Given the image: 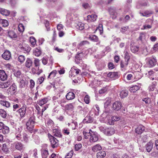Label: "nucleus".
Instances as JSON below:
<instances>
[{"label": "nucleus", "instance_id": "nucleus-50", "mask_svg": "<svg viewBox=\"0 0 158 158\" xmlns=\"http://www.w3.org/2000/svg\"><path fill=\"white\" fill-rule=\"evenodd\" d=\"M45 78V75H44V76L40 77L38 79L37 82L39 84H41L43 82Z\"/></svg>", "mask_w": 158, "mask_h": 158}, {"label": "nucleus", "instance_id": "nucleus-4", "mask_svg": "<svg viewBox=\"0 0 158 158\" xmlns=\"http://www.w3.org/2000/svg\"><path fill=\"white\" fill-rule=\"evenodd\" d=\"M50 140L53 148H55L57 147L58 145V140L54 137L51 136Z\"/></svg>", "mask_w": 158, "mask_h": 158}, {"label": "nucleus", "instance_id": "nucleus-14", "mask_svg": "<svg viewBox=\"0 0 158 158\" xmlns=\"http://www.w3.org/2000/svg\"><path fill=\"white\" fill-rule=\"evenodd\" d=\"M7 76L5 72L3 70H0V78L1 80L4 81L6 80Z\"/></svg>", "mask_w": 158, "mask_h": 158}, {"label": "nucleus", "instance_id": "nucleus-17", "mask_svg": "<svg viewBox=\"0 0 158 158\" xmlns=\"http://www.w3.org/2000/svg\"><path fill=\"white\" fill-rule=\"evenodd\" d=\"M144 130V127L142 125H139L135 130L136 133L140 134Z\"/></svg>", "mask_w": 158, "mask_h": 158}, {"label": "nucleus", "instance_id": "nucleus-41", "mask_svg": "<svg viewBox=\"0 0 158 158\" xmlns=\"http://www.w3.org/2000/svg\"><path fill=\"white\" fill-rule=\"evenodd\" d=\"M25 59V57L22 55H20L18 57V60L21 63H23Z\"/></svg>", "mask_w": 158, "mask_h": 158}, {"label": "nucleus", "instance_id": "nucleus-18", "mask_svg": "<svg viewBox=\"0 0 158 158\" xmlns=\"http://www.w3.org/2000/svg\"><path fill=\"white\" fill-rule=\"evenodd\" d=\"M76 28L80 30H82L84 28V24L81 22H78L75 24Z\"/></svg>", "mask_w": 158, "mask_h": 158}, {"label": "nucleus", "instance_id": "nucleus-8", "mask_svg": "<svg viewBox=\"0 0 158 158\" xmlns=\"http://www.w3.org/2000/svg\"><path fill=\"white\" fill-rule=\"evenodd\" d=\"M87 20L89 22H94L97 19V16L96 15H89L87 16Z\"/></svg>", "mask_w": 158, "mask_h": 158}, {"label": "nucleus", "instance_id": "nucleus-7", "mask_svg": "<svg viewBox=\"0 0 158 158\" xmlns=\"http://www.w3.org/2000/svg\"><path fill=\"white\" fill-rule=\"evenodd\" d=\"M115 132V130L113 128H106L105 134L108 135H110L114 134Z\"/></svg>", "mask_w": 158, "mask_h": 158}, {"label": "nucleus", "instance_id": "nucleus-26", "mask_svg": "<svg viewBox=\"0 0 158 158\" xmlns=\"http://www.w3.org/2000/svg\"><path fill=\"white\" fill-rule=\"evenodd\" d=\"M102 149L101 146L99 144H96L93 146L92 148V150L94 152H97L98 151H100Z\"/></svg>", "mask_w": 158, "mask_h": 158}, {"label": "nucleus", "instance_id": "nucleus-16", "mask_svg": "<svg viewBox=\"0 0 158 158\" xmlns=\"http://www.w3.org/2000/svg\"><path fill=\"white\" fill-rule=\"evenodd\" d=\"M9 37L11 39L16 38L17 37V34L13 31H9L8 32Z\"/></svg>", "mask_w": 158, "mask_h": 158}, {"label": "nucleus", "instance_id": "nucleus-10", "mask_svg": "<svg viewBox=\"0 0 158 158\" xmlns=\"http://www.w3.org/2000/svg\"><path fill=\"white\" fill-rule=\"evenodd\" d=\"M33 61L30 58H27L26 60L25 64V67L27 68H30L32 66Z\"/></svg>", "mask_w": 158, "mask_h": 158}, {"label": "nucleus", "instance_id": "nucleus-61", "mask_svg": "<svg viewBox=\"0 0 158 158\" xmlns=\"http://www.w3.org/2000/svg\"><path fill=\"white\" fill-rule=\"evenodd\" d=\"M30 85L29 86L31 89L33 88L35 86V82L32 79H31L30 81Z\"/></svg>", "mask_w": 158, "mask_h": 158}, {"label": "nucleus", "instance_id": "nucleus-47", "mask_svg": "<svg viewBox=\"0 0 158 158\" xmlns=\"http://www.w3.org/2000/svg\"><path fill=\"white\" fill-rule=\"evenodd\" d=\"M18 29L19 31L20 32H23L24 31V27L22 24H19L18 26Z\"/></svg>", "mask_w": 158, "mask_h": 158}, {"label": "nucleus", "instance_id": "nucleus-42", "mask_svg": "<svg viewBox=\"0 0 158 158\" xmlns=\"http://www.w3.org/2000/svg\"><path fill=\"white\" fill-rule=\"evenodd\" d=\"M1 149L3 152L5 153H7L9 152V150L7 148L6 145L5 143L3 144L1 148Z\"/></svg>", "mask_w": 158, "mask_h": 158}, {"label": "nucleus", "instance_id": "nucleus-58", "mask_svg": "<svg viewBox=\"0 0 158 158\" xmlns=\"http://www.w3.org/2000/svg\"><path fill=\"white\" fill-rule=\"evenodd\" d=\"M89 43L87 41H83L81 42L79 44V45L80 47H82L87 44H89Z\"/></svg>", "mask_w": 158, "mask_h": 158}, {"label": "nucleus", "instance_id": "nucleus-19", "mask_svg": "<svg viewBox=\"0 0 158 158\" xmlns=\"http://www.w3.org/2000/svg\"><path fill=\"white\" fill-rule=\"evenodd\" d=\"M66 97L67 100H71L75 98V95L73 92H70L67 94Z\"/></svg>", "mask_w": 158, "mask_h": 158}, {"label": "nucleus", "instance_id": "nucleus-6", "mask_svg": "<svg viewBox=\"0 0 158 158\" xmlns=\"http://www.w3.org/2000/svg\"><path fill=\"white\" fill-rule=\"evenodd\" d=\"M89 38L90 40L98 42L96 45H99L100 43V41L99 40L98 36L95 35H90L89 36Z\"/></svg>", "mask_w": 158, "mask_h": 158}, {"label": "nucleus", "instance_id": "nucleus-60", "mask_svg": "<svg viewBox=\"0 0 158 158\" xmlns=\"http://www.w3.org/2000/svg\"><path fill=\"white\" fill-rule=\"evenodd\" d=\"M40 60L38 59H36L34 60V63L35 67H38L40 66Z\"/></svg>", "mask_w": 158, "mask_h": 158}, {"label": "nucleus", "instance_id": "nucleus-44", "mask_svg": "<svg viewBox=\"0 0 158 158\" xmlns=\"http://www.w3.org/2000/svg\"><path fill=\"white\" fill-rule=\"evenodd\" d=\"M130 58L131 56L130 54L127 51H125L124 57V60L129 61Z\"/></svg>", "mask_w": 158, "mask_h": 158}, {"label": "nucleus", "instance_id": "nucleus-54", "mask_svg": "<svg viewBox=\"0 0 158 158\" xmlns=\"http://www.w3.org/2000/svg\"><path fill=\"white\" fill-rule=\"evenodd\" d=\"M108 110H106L102 114V116L103 117H105L106 116V117H107V116H109L110 114H111V113Z\"/></svg>", "mask_w": 158, "mask_h": 158}, {"label": "nucleus", "instance_id": "nucleus-48", "mask_svg": "<svg viewBox=\"0 0 158 158\" xmlns=\"http://www.w3.org/2000/svg\"><path fill=\"white\" fill-rule=\"evenodd\" d=\"M2 129V132L4 134H7L9 131V127L6 126H4V125Z\"/></svg>", "mask_w": 158, "mask_h": 158}, {"label": "nucleus", "instance_id": "nucleus-46", "mask_svg": "<svg viewBox=\"0 0 158 158\" xmlns=\"http://www.w3.org/2000/svg\"><path fill=\"white\" fill-rule=\"evenodd\" d=\"M107 87H103L99 91V93L100 94L105 93L107 92Z\"/></svg>", "mask_w": 158, "mask_h": 158}, {"label": "nucleus", "instance_id": "nucleus-13", "mask_svg": "<svg viewBox=\"0 0 158 158\" xmlns=\"http://www.w3.org/2000/svg\"><path fill=\"white\" fill-rule=\"evenodd\" d=\"M20 48L22 51H25L27 53L29 52L31 49V48L28 45L25 44H23Z\"/></svg>", "mask_w": 158, "mask_h": 158}, {"label": "nucleus", "instance_id": "nucleus-23", "mask_svg": "<svg viewBox=\"0 0 158 158\" xmlns=\"http://www.w3.org/2000/svg\"><path fill=\"white\" fill-rule=\"evenodd\" d=\"M129 60H125L124 61L122 60L120 62V66L122 68L125 69L128 65Z\"/></svg>", "mask_w": 158, "mask_h": 158}, {"label": "nucleus", "instance_id": "nucleus-59", "mask_svg": "<svg viewBox=\"0 0 158 158\" xmlns=\"http://www.w3.org/2000/svg\"><path fill=\"white\" fill-rule=\"evenodd\" d=\"M62 132L65 135H68L70 133L69 130L67 128H64Z\"/></svg>", "mask_w": 158, "mask_h": 158}, {"label": "nucleus", "instance_id": "nucleus-32", "mask_svg": "<svg viewBox=\"0 0 158 158\" xmlns=\"http://www.w3.org/2000/svg\"><path fill=\"white\" fill-rule=\"evenodd\" d=\"M33 55L36 56H39L41 53V50L38 48H35L33 51Z\"/></svg>", "mask_w": 158, "mask_h": 158}, {"label": "nucleus", "instance_id": "nucleus-9", "mask_svg": "<svg viewBox=\"0 0 158 158\" xmlns=\"http://www.w3.org/2000/svg\"><path fill=\"white\" fill-rule=\"evenodd\" d=\"M107 76L108 77L115 80L118 78V73L117 72H110L107 74Z\"/></svg>", "mask_w": 158, "mask_h": 158}, {"label": "nucleus", "instance_id": "nucleus-64", "mask_svg": "<svg viewBox=\"0 0 158 158\" xmlns=\"http://www.w3.org/2000/svg\"><path fill=\"white\" fill-rule=\"evenodd\" d=\"M45 24L47 30L48 31H49L50 30V28L49 26V22L47 20H46L45 22Z\"/></svg>", "mask_w": 158, "mask_h": 158}, {"label": "nucleus", "instance_id": "nucleus-1", "mask_svg": "<svg viewBox=\"0 0 158 158\" xmlns=\"http://www.w3.org/2000/svg\"><path fill=\"white\" fill-rule=\"evenodd\" d=\"M35 117L33 116L30 117L27 122L26 124L27 128L29 131H31L33 129L35 123Z\"/></svg>", "mask_w": 158, "mask_h": 158}, {"label": "nucleus", "instance_id": "nucleus-5", "mask_svg": "<svg viewBox=\"0 0 158 158\" xmlns=\"http://www.w3.org/2000/svg\"><path fill=\"white\" fill-rule=\"evenodd\" d=\"M2 57L5 60H9L11 58V54L8 50H6L2 55Z\"/></svg>", "mask_w": 158, "mask_h": 158}, {"label": "nucleus", "instance_id": "nucleus-25", "mask_svg": "<svg viewBox=\"0 0 158 158\" xmlns=\"http://www.w3.org/2000/svg\"><path fill=\"white\" fill-rule=\"evenodd\" d=\"M0 13L3 15L6 16H8L10 14L9 10L1 8H0Z\"/></svg>", "mask_w": 158, "mask_h": 158}, {"label": "nucleus", "instance_id": "nucleus-35", "mask_svg": "<svg viewBox=\"0 0 158 158\" xmlns=\"http://www.w3.org/2000/svg\"><path fill=\"white\" fill-rule=\"evenodd\" d=\"M106 156V153L105 151H102L98 152L97 154V158H103Z\"/></svg>", "mask_w": 158, "mask_h": 158}, {"label": "nucleus", "instance_id": "nucleus-36", "mask_svg": "<svg viewBox=\"0 0 158 158\" xmlns=\"http://www.w3.org/2000/svg\"><path fill=\"white\" fill-rule=\"evenodd\" d=\"M128 91L126 90H122L120 93V96L121 98H124L127 97L128 95Z\"/></svg>", "mask_w": 158, "mask_h": 158}, {"label": "nucleus", "instance_id": "nucleus-11", "mask_svg": "<svg viewBox=\"0 0 158 158\" xmlns=\"http://www.w3.org/2000/svg\"><path fill=\"white\" fill-rule=\"evenodd\" d=\"M116 8L114 7H111L109 9L110 14L113 16V18H115L117 16V13L116 12Z\"/></svg>", "mask_w": 158, "mask_h": 158}, {"label": "nucleus", "instance_id": "nucleus-62", "mask_svg": "<svg viewBox=\"0 0 158 158\" xmlns=\"http://www.w3.org/2000/svg\"><path fill=\"white\" fill-rule=\"evenodd\" d=\"M82 145L81 143L76 144L75 146V149L76 151H78L82 148Z\"/></svg>", "mask_w": 158, "mask_h": 158}, {"label": "nucleus", "instance_id": "nucleus-52", "mask_svg": "<svg viewBox=\"0 0 158 158\" xmlns=\"http://www.w3.org/2000/svg\"><path fill=\"white\" fill-rule=\"evenodd\" d=\"M41 60L43 64L44 65H46L48 63V58L46 56H44Z\"/></svg>", "mask_w": 158, "mask_h": 158}, {"label": "nucleus", "instance_id": "nucleus-3", "mask_svg": "<svg viewBox=\"0 0 158 158\" xmlns=\"http://www.w3.org/2000/svg\"><path fill=\"white\" fill-rule=\"evenodd\" d=\"M156 63L157 60L156 57H153L149 59L148 61V64L149 67H152L156 65Z\"/></svg>", "mask_w": 158, "mask_h": 158}, {"label": "nucleus", "instance_id": "nucleus-21", "mask_svg": "<svg viewBox=\"0 0 158 158\" xmlns=\"http://www.w3.org/2000/svg\"><path fill=\"white\" fill-rule=\"evenodd\" d=\"M53 135L58 137H61L62 136V135L60 132V130L56 129H54L53 130Z\"/></svg>", "mask_w": 158, "mask_h": 158}, {"label": "nucleus", "instance_id": "nucleus-2", "mask_svg": "<svg viewBox=\"0 0 158 158\" xmlns=\"http://www.w3.org/2000/svg\"><path fill=\"white\" fill-rule=\"evenodd\" d=\"M84 134L85 135H87L88 136L90 135V141L91 142H95L97 141L98 139V135L97 133L96 132H92L90 133V132L89 133L84 131Z\"/></svg>", "mask_w": 158, "mask_h": 158}, {"label": "nucleus", "instance_id": "nucleus-37", "mask_svg": "<svg viewBox=\"0 0 158 158\" xmlns=\"http://www.w3.org/2000/svg\"><path fill=\"white\" fill-rule=\"evenodd\" d=\"M21 140L23 142L25 143L27 142L29 140V137L27 135L26 133H24Z\"/></svg>", "mask_w": 158, "mask_h": 158}, {"label": "nucleus", "instance_id": "nucleus-63", "mask_svg": "<svg viewBox=\"0 0 158 158\" xmlns=\"http://www.w3.org/2000/svg\"><path fill=\"white\" fill-rule=\"evenodd\" d=\"M82 6L85 9H89L91 6L87 3H84L82 4Z\"/></svg>", "mask_w": 158, "mask_h": 158}, {"label": "nucleus", "instance_id": "nucleus-20", "mask_svg": "<svg viewBox=\"0 0 158 158\" xmlns=\"http://www.w3.org/2000/svg\"><path fill=\"white\" fill-rule=\"evenodd\" d=\"M11 84V82L8 81L5 82L1 83L0 84V87L2 89L5 88L9 86Z\"/></svg>", "mask_w": 158, "mask_h": 158}, {"label": "nucleus", "instance_id": "nucleus-57", "mask_svg": "<svg viewBox=\"0 0 158 158\" xmlns=\"http://www.w3.org/2000/svg\"><path fill=\"white\" fill-rule=\"evenodd\" d=\"M110 101L108 100L104 103V107L105 108H109L110 107Z\"/></svg>", "mask_w": 158, "mask_h": 158}, {"label": "nucleus", "instance_id": "nucleus-51", "mask_svg": "<svg viewBox=\"0 0 158 158\" xmlns=\"http://www.w3.org/2000/svg\"><path fill=\"white\" fill-rule=\"evenodd\" d=\"M84 101L86 104H89L90 101V97L88 95H86L84 98Z\"/></svg>", "mask_w": 158, "mask_h": 158}, {"label": "nucleus", "instance_id": "nucleus-22", "mask_svg": "<svg viewBox=\"0 0 158 158\" xmlns=\"http://www.w3.org/2000/svg\"><path fill=\"white\" fill-rule=\"evenodd\" d=\"M122 107V104L121 102L119 101L115 102L113 105V109H121Z\"/></svg>", "mask_w": 158, "mask_h": 158}, {"label": "nucleus", "instance_id": "nucleus-30", "mask_svg": "<svg viewBox=\"0 0 158 158\" xmlns=\"http://www.w3.org/2000/svg\"><path fill=\"white\" fill-rule=\"evenodd\" d=\"M48 101V98H45L40 100L38 102V104L40 106H42L46 103Z\"/></svg>", "mask_w": 158, "mask_h": 158}, {"label": "nucleus", "instance_id": "nucleus-56", "mask_svg": "<svg viewBox=\"0 0 158 158\" xmlns=\"http://www.w3.org/2000/svg\"><path fill=\"white\" fill-rule=\"evenodd\" d=\"M30 42L32 45L34 46L36 44V40L33 37H31L30 40Z\"/></svg>", "mask_w": 158, "mask_h": 158}, {"label": "nucleus", "instance_id": "nucleus-15", "mask_svg": "<svg viewBox=\"0 0 158 158\" xmlns=\"http://www.w3.org/2000/svg\"><path fill=\"white\" fill-rule=\"evenodd\" d=\"M93 121V117H91L89 115H87L83 120V123H91Z\"/></svg>", "mask_w": 158, "mask_h": 158}, {"label": "nucleus", "instance_id": "nucleus-43", "mask_svg": "<svg viewBox=\"0 0 158 158\" xmlns=\"http://www.w3.org/2000/svg\"><path fill=\"white\" fill-rule=\"evenodd\" d=\"M0 114L3 118H5L6 116V113L4 109H0Z\"/></svg>", "mask_w": 158, "mask_h": 158}, {"label": "nucleus", "instance_id": "nucleus-29", "mask_svg": "<svg viewBox=\"0 0 158 158\" xmlns=\"http://www.w3.org/2000/svg\"><path fill=\"white\" fill-rule=\"evenodd\" d=\"M49 155L48 150L43 149L41 151V155L42 158H47Z\"/></svg>", "mask_w": 158, "mask_h": 158}, {"label": "nucleus", "instance_id": "nucleus-55", "mask_svg": "<svg viewBox=\"0 0 158 158\" xmlns=\"http://www.w3.org/2000/svg\"><path fill=\"white\" fill-rule=\"evenodd\" d=\"M73 153V150H71L65 156V158H71L72 157Z\"/></svg>", "mask_w": 158, "mask_h": 158}, {"label": "nucleus", "instance_id": "nucleus-45", "mask_svg": "<svg viewBox=\"0 0 158 158\" xmlns=\"http://www.w3.org/2000/svg\"><path fill=\"white\" fill-rule=\"evenodd\" d=\"M142 101L143 102H144L146 104H148L150 103L151 102V98L148 97L143 98Z\"/></svg>", "mask_w": 158, "mask_h": 158}, {"label": "nucleus", "instance_id": "nucleus-38", "mask_svg": "<svg viewBox=\"0 0 158 158\" xmlns=\"http://www.w3.org/2000/svg\"><path fill=\"white\" fill-rule=\"evenodd\" d=\"M57 73V71L56 70H53L49 74L48 78H53L55 77L56 74Z\"/></svg>", "mask_w": 158, "mask_h": 158}, {"label": "nucleus", "instance_id": "nucleus-24", "mask_svg": "<svg viewBox=\"0 0 158 158\" xmlns=\"http://www.w3.org/2000/svg\"><path fill=\"white\" fill-rule=\"evenodd\" d=\"M8 90L10 93L12 92L13 94H14L17 91V87L15 84H12L9 88L8 89Z\"/></svg>", "mask_w": 158, "mask_h": 158}, {"label": "nucleus", "instance_id": "nucleus-33", "mask_svg": "<svg viewBox=\"0 0 158 158\" xmlns=\"http://www.w3.org/2000/svg\"><path fill=\"white\" fill-rule=\"evenodd\" d=\"M152 148L153 144L152 142H150L146 144V150L148 152H150L152 149Z\"/></svg>", "mask_w": 158, "mask_h": 158}, {"label": "nucleus", "instance_id": "nucleus-49", "mask_svg": "<svg viewBox=\"0 0 158 158\" xmlns=\"http://www.w3.org/2000/svg\"><path fill=\"white\" fill-rule=\"evenodd\" d=\"M26 84V81H25L24 80H23V79L21 80L19 84V87L20 88H24L25 87Z\"/></svg>", "mask_w": 158, "mask_h": 158}, {"label": "nucleus", "instance_id": "nucleus-31", "mask_svg": "<svg viewBox=\"0 0 158 158\" xmlns=\"http://www.w3.org/2000/svg\"><path fill=\"white\" fill-rule=\"evenodd\" d=\"M26 109H19L16 111L17 114H19L21 117H24L26 113Z\"/></svg>", "mask_w": 158, "mask_h": 158}, {"label": "nucleus", "instance_id": "nucleus-28", "mask_svg": "<svg viewBox=\"0 0 158 158\" xmlns=\"http://www.w3.org/2000/svg\"><path fill=\"white\" fill-rule=\"evenodd\" d=\"M15 148L17 150L21 151L23 149V144L20 142H16L15 143Z\"/></svg>", "mask_w": 158, "mask_h": 158}, {"label": "nucleus", "instance_id": "nucleus-40", "mask_svg": "<svg viewBox=\"0 0 158 158\" xmlns=\"http://www.w3.org/2000/svg\"><path fill=\"white\" fill-rule=\"evenodd\" d=\"M0 22L2 24V26L4 27H7L9 25L8 21L5 19H1Z\"/></svg>", "mask_w": 158, "mask_h": 158}, {"label": "nucleus", "instance_id": "nucleus-12", "mask_svg": "<svg viewBox=\"0 0 158 158\" xmlns=\"http://www.w3.org/2000/svg\"><path fill=\"white\" fill-rule=\"evenodd\" d=\"M152 21L151 19H148L146 20V24L143 25L144 29L151 28L152 26Z\"/></svg>", "mask_w": 158, "mask_h": 158}, {"label": "nucleus", "instance_id": "nucleus-53", "mask_svg": "<svg viewBox=\"0 0 158 158\" xmlns=\"http://www.w3.org/2000/svg\"><path fill=\"white\" fill-rule=\"evenodd\" d=\"M145 17H148L153 14V12L152 10H146L144 12Z\"/></svg>", "mask_w": 158, "mask_h": 158}, {"label": "nucleus", "instance_id": "nucleus-27", "mask_svg": "<svg viewBox=\"0 0 158 158\" xmlns=\"http://www.w3.org/2000/svg\"><path fill=\"white\" fill-rule=\"evenodd\" d=\"M131 51L134 53H137L139 51V47L138 46H135L134 45L131 44L130 46Z\"/></svg>", "mask_w": 158, "mask_h": 158}, {"label": "nucleus", "instance_id": "nucleus-34", "mask_svg": "<svg viewBox=\"0 0 158 158\" xmlns=\"http://www.w3.org/2000/svg\"><path fill=\"white\" fill-rule=\"evenodd\" d=\"M140 87L138 85H134L131 87L129 90L131 92L134 93L139 89Z\"/></svg>", "mask_w": 158, "mask_h": 158}, {"label": "nucleus", "instance_id": "nucleus-39", "mask_svg": "<svg viewBox=\"0 0 158 158\" xmlns=\"http://www.w3.org/2000/svg\"><path fill=\"white\" fill-rule=\"evenodd\" d=\"M1 105L7 108L9 107L10 105V102L6 101H1Z\"/></svg>", "mask_w": 158, "mask_h": 158}]
</instances>
